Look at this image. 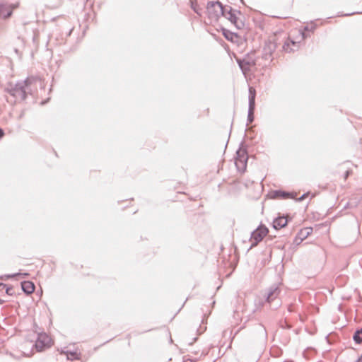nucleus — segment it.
Here are the masks:
<instances>
[{"label": "nucleus", "mask_w": 362, "mask_h": 362, "mask_svg": "<svg viewBox=\"0 0 362 362\" xmlns=\"http://www.w3.org/2000/svg\"><path fill=\"white\" fill-rule=\"evenodd\" d=\"M37 81L35 78H28L24 81H21L13 84L9 83L5 88V92L13 98V103L24 100L28 94H31L33 91V85Z\"/></svg>", "instance_id": "1"}, {"label": "nucleus", "mask_w": 362, "mask_h": 362, "mask_svg": "<svg viewBox=\"0 0 362 362\" xmlns=\"http://www.w3.org/2000/svg\"><path fill=\"white\" fill-rule=\"evenodd\" d=\"M356 362H362V360L359 358V359H358L357 361H356Z\"/></svg>", "instance_id": "28"}, {"label": "nucleus", "mask_w": 362, "mask_h": 362, "mask_svg": "<svg viewBox=\"0 0 362 362\" xmlns=\"http://www.w3.org/2000/svg\"><path fill=\"white\" fill-rule=\"evenodd\" d=\"M191 8L199 16H202V9L199 7V6L198 5V4L196 1H191Z\"/></svg>", "instance_id": "15"}, {"label": "nucleus", "mask_w": 362, "mask_h": 362, "mask_svg": "<svg viewBox=\"0 0 362 362\" xmlns=\"http://www.w3.org/2000/svg\"><path fill=\"white\" fill-rule=\"evenodd\" d=\"M17 6L14 4H0V16L4 18L11 16L13 10Z\"/></svg>", "instance_id": "9"}, {"label": "nucleus", "mask_w": 362, "mask_h": 362, "mask_svg": "<svg viewBox=\"0 0 362 362\" xmlns=\"http://www.w3.org/2000/svg\"><path fill=\"white\" fill-rule=\"evenodd\" d=\"M226 6L218 1H209L206 6V11L209 18L217 21L220 16H223Z\"/></svg>", "instance_id": "3"}, {"label": "nucleus", "mask_w": 362, "mask_h": 362, "mask_svg": "<svg viewBox=\"0 0 362 362\" xmlns=\"http://www.w3.org/2000/svg\"><path fill=\"white\" fill-rule=\"evenodd\" d=\"M302 35H303V38L306 37V35H305V33H302Z\"/></svg>", "instance_id": "27"}, {"label": "nucleus", "mask_w": 362, "mask_h": 362, "mask_svg": "<svg viewBox=\"0 0 362 362\" xmlns=\"http://www.w3.org/2000/svg\"><path fill=\"white\" fill-rule=\"evenodd\" d=\"M28 274L27 273H24V274L17 273V274H13L11 276H9V277H14V276H28Z\"/></svg>", "instance_id": "19"}, {"label": "nucleus", "mask_w": 362, "mask_h": 362, "mask_svg": "<svg viewBox=\"0 0 362 362\" xmlns=\"http://www.w3.org/2000/svg\"><path fill=\"white\" fill-rule=\"evenodd\" d=\"M274 197L281 199L293 198V197L289 193L281 190H276L274 192Z\"/></svg>", "instance_id": "14"}, {"label": "nucleus", "mask_w": 362, "mask_h": 362, "mask_svg": "<svg viewBox=\"0 0 362 362\" xmlns=\"http://www.w3.org/2000/svg\"><path fill=\"white\" fill-rule=\"evenodd\" d=\"M223 17L228 19L236 28L241 30L245 27L244 17L241 12L238 10L233 9L230 6H226Z\"/></svg>", "instance_id": "2"}, {"label": "nucleus", "mask_w": 362, "mask_h": 362, "mask_svg": "<svg viewBox=\"0 0 362 362\" xmlns=\"http://www.w3.org/2000/svg\"><path fill=\"white\" fill-rule=\"evenodd\" d=\"M307 195H308V194H303V195H302V196L298 199V200H299V201H302V200H303V199L307 197Z\"/></svg>", "instance_id": "22"}, {"label": "nucleus", "mask_w": 362, "mask_h": 362, "mask_svg": "<svg viewBox=\"0 0 362 362\" xmlns=\"http://www.w3.org/2000/svg\"><path fill=\"white\" fill-rule=\"evenodd\" d=\"M52 339L46 333H40L35 344V347L37 351H42L46 348L50 347Z\"/></svg>", "instance_id": "5"}, {"label": "nucleus", "mask_w": 362, "mask_h": 362, "mask_svg": "<svg viewBox=\"0 0 362 362\" xmlns=\"http://www.w3.org/2000/svg\"><path fill=\"white\" fill-rule=\"evenodd\" d=\"M12 290H13V288H11V287H7V288H6V293L7 294H8V295H12V293H11Z\"/></svg>", "instance_id": "20"}, {"label": "nucleus", "mask_w": 362, "mask_h": 362, "mask_svg": "<svg viewBox=\"0 0 362 362\" xmlns=\"http://www.w3.org/2000/svg\"><path fill=\"white\" fill-rule=\"evenodd\" d=\"M184 362H194V361L191 358H185Z\"/></svg>", "instance_id": "23"}, {"label": "nucleus", "mask_w": 362, "mask_h": 362, "mask_svg": "<svg viewBox=\"0 0 362 362\" xmlns=\"http://www.w3.org/2000/svg\"><path fill=\"white\" fill-rule=\"evenodd\" d=\"M315 29V25H307L304 28V30L305 31H310V32H313Z\"/></svg>", "instance_id": "18"}, {"label": "nucleus", "mask_w": 362, "mask_h": 362, "mask_svg": "<svg viewBox=\"0 0 362 362\" xmlns=\"http://www.w3.org/2000/svg\"><path fill=\"white\" fill-rule=\"evenodd\" d=\"M237 62L244 74L250 71V68L256 64L255 60L249 56L243 59H237Z\"/></svg>", "instance_id": "7"}, {"label": "nucleus", "mask_w": 362, "mask_h": 362, "mask_svg": "<svg viewBox=\"0 0 362 362\" xmlns=\"http://www.w3.org/2000/svg\"><path fill=\"white\" fill-rule=\"evenodd\" d=\"M223 34L228 40H233V33L226 29L223 30Z\"/></svg>", "instance_id": "17"}, {"label": "nucleus", "mask_w": 362, "mask_h": 362, "mask_svg": "<svg viewBox=\"0 0 362 362\" xmlns=\"http://www.w3.org/2000/svg\"><path fill=\"white\" fill-rule=\"evenodd\" d=\"M288 221L284 216H281L275 218L273 221V227L278 230L285 227L287 225Z\"/></svg>", "instance_id": "12"}, {"label": "nucleus", "mask_w": 362, "mask_h": 362, "mask_svg": "<svg viewBox=\"0 0 362 362\" xmlns=\"http://www.w3.org/2000/svg\"><path fill=\"white\" fill-rule=\"evenodd\" d=\"M6 287V285L3 284V283H0V288H4Z\"/></svg>", "instance_id": "25"}, {"label": "nucleus", "mask_w": 362, "mask_h": 362, "mask_svg": "<svg viewBox=\"0 0 362 362\" xmlns=\"http://www.w3.org/2000/svg\"><path fill=\"white\" fill-rule=\"evenodd\" d=\"M4 135V131L0 128V138Z\"/></svg>", "instance_id": "24"}, {"label": "nucleus", "mask_w": 362, "mask_h": 362, "mask_svg": "<svg viewBox=\"0 0 362 362\" xmlns=\"http://www.w3.org/2000/svg\"><path fill=\"white\" fill-rule=\"evenodd\" d=\"M2 303V301L0 300V303Z\"/></svg>", "instance_id": "30"}, {"label": "nucleus", "mask_w": 362, "mask_h": 362, "mask_svg": "<svg viewBox=\"0 0 362 362\" xmlns=\"http://www.w3.org/2000/svg\"><path fill=\"white\" fill-rule=\"evenodd\" d=\"M268 232V228L264 225H260L256 230H255L252 233L250 237V241L252 242L250 248L256 247L267 235Z\"/></svg>", "instance_id": "4"}, {"label": "nucleus", "mask_w": 362, "mask_h": 362, "mask_svg": "<svg viewBox=\"0 0 362 362\" xmlns=\"http://www.w3.org/2000/svg\"><path fill=\"white\" fill-rule=\"evenodd\" d=\"M354 340L357 344L362 343V328L360 330H357L354 335Z\"/></svg>", "instance_id": "16"}, {"label": "nucleus", "mask_w": 362, "mask_h": 362, "mask_svg": "<svg viewBox=\"0 0 362 362\" xmlns=\"http://www.w3.org/2000/svg\"><path fill=\"white\" fill-rule=\"evenodd\" d=\"M21 288L26 294H31L35 291V285L30 281H23L21 283Z\"/></svg>", "instance_id": "13"}, {"label": "nucleus", "mask_w": 362, "mask_h": 362, "mask_svg": "<svg viewBox=\"0 0 362 362\" xmlns=\"http://www.w3.org/2000/svg\"><path fill=\"white\" fill-rule=\"evenodd\" d=\"M255 105V90L252 87L249 88V108L247 115L248 123H252L254 120V110Z\"/></svg>", "instance_id": "6"}, {"label": "nucleus", "mask_w": 362, "mask_h": 362, "mask_svg": "<svg viewBox=\"0 0 362 362\" xmlns=\"http://www.w3.org/2000/svg\"><path fill=\"white\" fill-rule=\"evenodd\" d=\"M247 156L244 151H237V158L235 159V165L238 169L245 168Z\"/></svg>", "instance_id": "10"}, {"label": "nucleus", "mask_w": 362, "mask_h": 362, "mask_svg": "<svg viewBox=\"0 0 362 362\" xmlns=\"http://www.w3.org/2000/svg\"><path fill=\"white\" fill-rule=\"evenodd\" d=\"M280 292L281 290L279 286L272 285L267 289L264 294L266 301L269 303H271L272 302L276 300L278 298Z\"/></svg>", "instance_id": "8"}, {"label": "nucleus", "mask_w": 362, "mask_h": 362, "mask_svg": "<svg viewBox=\"0 0 362 362\" xmlns=\"http://www.w3.org/2000/svg\"><path fill=\"white\" fill-rule=\"evenodd\" d=\"M279 305H280V303H279V302H278V303H276V307H277V306H279Z\"/></svg>", "instance_id": "29"}, {"label": "nucleus", "mask_w": 362, "mask_h": 362, "mask_svg": "<svg viewBox=\"0 0 362 362\" xmlns=\"http://www.w3.org/2000/svg\"><path fill=\"white\" fill-rule=\"evenodd\" d=\"M70 356H71V359L75 358H76V353H75V352H71V353H70ZM68 358H70V357H69V356H68Z\"/></svg>", "instance_id": "21"}, {"label": "nucleus", "mask_w": 362, "mask_h": 362, "mask_svg": "<svg viewBox=\"0 0 362 362\" xmlns=\"http://www.w3.org/2000/svg\"><path fill=\"white\" fill-rule=\"evenodd\" d=\"M283 49L286 52H291L295 51L298 47V42L288 39L286 40L283 45Z\"/></svg>", "instance_id": "11"}, {"label": "nucleus", "mask_w": 362, "mask_h": 362, "mask_svg": "<svg viewBox=\"0 0 362 362\" xmlns=\"http://www.w3.org/2000/svg\"><path fill=\"white\" fill-rule=\"evenodd\" d=\"M288 311H289V312H292V311H293L292 305H290L288 306Z\"/></svg>", "instance_id": "26"}]
</instances>
